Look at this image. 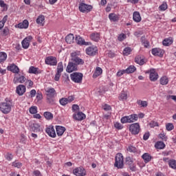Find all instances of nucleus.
<instances>
[{
  "instance_id": "obj_40",
  "label": "nucleus",
  "mask_w": 176,
  "mask_h": 176,
  "mask_svg": "<svg viewBox=\"0 0 176 176\" xmlns=\"http://www.w3.org/2000/svg\"><path fill=\"white\" fill-rule=\"evenodd\" d=\"M29 111L32 115H35V113L38 112V107H36V106H32L29 109Z\"/></svg>"
},
{
  "instance_id": "obj_48",
  "label": "nucleus",
  "mask_w": 176,
  "mask_h": 176,
  "mask_svg": "<svg viewBox=\"0 0 176 176\" xmlns=\"http://www.w3.org/2000/svg\"><path fill=\"white\" fill-rule=\"evenodd\" d=\"M119 98L120 100H122V101L124 100H127V93L123 91L122 93H121Z\"/></svg>"
},
{
  "instance_id": "obj_30",
  "label": "nucleus",
  "mask_w": 176,
  "mask_h": 176,
  "mask_svg": "<svg viewBox=\"0 0 176 176\" xmlns=\"http://www.w3.org/2000/svg\"><path fill=\"white\" fill-rule=\"evenodd\" d=\"M135 62L139 65H144L145 64V60L144 58H142L140 56H138L135 58Z\"/></svg>"
},
{
  "instance_id": "obj_47",
  "label": "nucleus",
  "mask_w": 176,
  "mask_h": 176,
  "mask_svg": "<svg viewBox=\"0 0 176 176\" xmlns=\"http://www.w3.org/2000/svg\"><path fill=\"white\" fill-rule=\"evenodd\" d=\"M166 127L168 131H171V130H174V125L173 124V123L166 124Z\"/></svg>"
},
{
  "instance_id": "obj_57",
  "label": "nucleus",
  "mask_w": 176,
  "mask_h": 176,
  "mask_svg": "<svg viewBox=\"0 0 176 176\" xmlns=\"http://www.w3.org/2000/svg\"><path fill=\"white\" fill-rule=\"evenodd\" d=\"M126 163L129 164V166H131V164H133V160H131V157H127L126 158Z\"/></svg>"
},
{
  "instance_id": "obj_31",
  "label": "nucleus",
  "mask_w": 176,
  "mask_h": 176,
  "mask_svg": "<svg viewBox=\"0 0 176 176\" xmlns=\"http://www.w3.org/2000/svg\"><path fill=\"white\" fill-rule=\"evenodd\" d=\"M10 71L14 74H19V72H20V69H19V67L16 65H11L10 66Z\"/></svg>"
},
{
  "instance_id": "obj_39",
  "label": "nucleus",
  "mask_w": 176,
  "mask_h": 176,
  "mask_svg": "<svg viewBox=\"0 0 176 176\" xmlns=\"http://www.w3.org/2000/svg\"><path fill=\"white\" fill-rule=\"evenodd\" d=\"M137 104L138 105H140L143 108H146V107H148V102L146 101L139 100L137 101Z\"/></svg>"
},
{
  "instance_id": "obj_18",
  "label": "nucleus",
  "mask_w": 176,
  "mask_h": 176,
  "mask_svg": "<svg viewBox=\"0 0 176 176\" xmlns=\"http://www.w3.org/2000/svg\"><path fill=\"white\" fill-rule=\"evenodd\" d=\"M45 91L47 97H56L57 96L54 88H47Z\"/></svg>"
},
{
  "instance_id": "obj_24",
  "label": "nucleus",
  "mask_w": 176,
  "mask_h": 176,
  "mask_svg": "<svg viewBox=\"0 0 176 176\" xmlns=\"http://www.w3.org/2000/svg\"><path fill=\"white\" fill-rule=\"evenodd\" d=\"M25 80H26V78L24 76H21L19 78L14 77V83H24Z\"/></svg>"
},
{
  "instance_id": "obj_19",
  "label": "nucleus",
  "mask_w": 176,
  "mask_h": 176,
  "mask_svg": "<svg viewBox=\"0 0 176 176\" xmlns=\"http://www.w3.org/2000/svg\"><path fill=\"white\" fill-rule=\"evenodd\" d=\"M32 131H33L34 133H41L42 131V126L39 125V124L34 123L31 125Z\"/></svg>"
},
{
  "instance_id": "obj_44",
  "label": "nucleus",
  "mask_w": 176,
  "mask_h": 176,
  "mask_svg": "<svg viewBox=\"0 0 176 176\" xmlns=\"http://www.w3.org/2000/svg\"><path fill=\"white\" fill-rule=\"evenodd\" d=\"M131 53V48L129 47H125L123 50L124 56H129Z\"/></svg>"
},
{
  "instance_id": "obj_7",
  "label": "nucleus",
  "mask_w": 176,
  "mask_h": 176,
  "mask_svg": "<svg viewBox=\"0 0 176 176\" xmlns=\"http://www.w3.org/2000/svg\"><path fill=\"white\" fill-rule=\"evenodd\" d=\"M129 129L131 134L136 135V134H138V133H140V124L138 123L131 124V125H129Z\"/></svg>"
},
{
  "instance_id": "obj_36",
  "label": "nucleus",
  "mask_w": 176,
  "mask_h": 176,
  "mask_svg": "<svg viewBox=\"0 0 176 176\" xmlns=\"http://www.w3.org/2000/svg\"><path fill=\"white\" fill-rule=\"evenodd\" d=\"M8 54L6 52H0V63L6 61Z\"/></svg>"
},
{
  "instance_id": "obj_9",
  "label": "nucleus",
  "mask_w": 176,
  "mask_h": 176,
  "mask_svg": "<svg viewBox=\"0 0 176 176\" xmlns=\"http://www.w3.org/2000/svg\"><path fill=\"white\" fill-rule=\"evenodd\" d=\"M32 39V36L25 37L21 42L22 47H23V49H28V47H30V43H31Z\"/></svg>"
},
{
  "instance_id": "obj_11",
  "label": "nucleus",
  "mask_w": 176,
  "mask_h": 176,
  "mask_svg": "<svg viewBox=\"0 0 176 176\" xmlns=\"http://www.w3.org/2000/svg\"><path fill=\"white\" fill-rule=\"evenodd\" d=\"M85 51L88 56H96V54H97V52H98V49L97 47L91 46L88 47Z\"/></svg>"
},
{
  "instance_id": "obj_33",
  "label": "nucleus",
  "mask_w": 176,
  "mask_h": 176,
  "mask_svg": "<svg viewBox=\"0 0 176 176\" xmlns=\"http://www.w3.org/2000/svg\"><path fill=\"white\" fill-rule=\"evenodd\" d=\"M160 85H166L168 84V78L167 76H162L160 80Z\"/></svg>"
},
{
  "instance_id": "obj_29",
  "label": "nucleus",
  "mask_w": 176,
  "mask_h": 176,
  "mask_svg": "<svg viewBox=\"0 0 176 176\" xmlns=\"http://www.w3.org/2000/svg\"><path fill=\"white\" fill-rule=\"evenodd\" d=\"M74 38L75 37L74 36V34H70L65 37V41L67 42V43L71 45V43H74Z\"/></svg>"
},
{
  "instance_id": "obj_58",
  "label": "nucleus",
  "mask_w": 176,
  "mask_h": 176,
  "mask_svg": "<svg viewBox=\"0 0 176 176\" xmlns=\"http://www.w3.org/2000/svg\"><path fill=\"white\" fill-rule=\"evenodd\" d=\"M60 76H61V73L56 72L54 77V80H56V82H58L60 80Z\"/></svg>"
},
{
  "instance_id": "obj_6",
  "label": "nucleus",
  "mask_w": 176,
  "mask_h": 176,
  "mask_svg": "<svg viewBox=\"0 0 176 176\" xmlns=\"http://www.w3.org/2000/svg\"><path fill=\"white\" fill-rule=\"evenodd\" d=\"M73 174L76 176H86V169L82 166L77 167L73 170Z\"/></svg>"
},
{
  "instance_id": "obj_13",
  "label": "nucleus",
  "mask_w": 176,
  "mask_h": 176,
  "mask_svg": "<svg viewBox=\"0 0 176 176\" xmlns=\"http://www.w3.org/2000/svg\"><path fill=\"white\" fill-rule=\"evenodd\" d=\"M150 80L151 82H156L157 79H159V74H157V72L155 71V69H150Z\"/></svg>"
},
{
  "instance_id": "obj_35",
  "label": "nucleus",
  "mask_w": 176,
  "mask_h": 176,
  "mask_svg": "<svg viewBox=\"0 0 176 176\" xmlns=\"http://www.w3.org/2000/svg\"><path fill=\"white\" fill-rule=\"evenodd\" d=\"M137 69L134 65L129 66L126 69H125L126 74H133Z\"/></svg>"
},
{
  "instance_id": "obj_2",
  "label": "nucleus",
  "mask_w": 176,
  "mask_h": 176,
  "mask_svg": "<svg viewBox=\"0 0 176 176\" xmlns=\"http://www.w3.org/2000/svg\"><path fill=\"white\" fill-rule=\"evenodd\" d=\"M80 54L79 52H74L71 54V61L77 66L83 65V64H85V60L78 56Z\"/></svg>"
},
{
  "instance_id": "obj_49",
  "label": "nucleus",
  "mask_w": 176,
  "mask_h": 176,
  "mask_svg": "<svg viewBox=\"0 0 176 176\" xmlns=\"http://www.w3.org/2000/svg\"><path fill=\"white\" fill-rule=\"evenodd\" d=\"M12 166L14 167H16V168H20V167H21V166H23V164H21V162H19L18 161H15V162H12Z\"/></svg>"
},
{
  "instance_id": "obj_63",
  "label": "nucleus",
  "mask_w": 176,
  "mask_h": 176,
  "mask_svg": "<svg viewBox=\"0 0 176 176\" xmlns=\"http://www.w3.org/2000/svg\"><path fill=\"white\" fill-rule=\"evenodd\" d=\"M124 74H126V70H121L117 72V76H122Z\"/></svg>"
},
{
  "instance_id": "obj_21",
  "label": "nucleus",
  "mask_w": 176,
  "mask_h": 176,
  "mask_svg": "<svg viewBox=\"0 0 176 176\" xmlns=\"http://www.w3.org/2000/svg\"><path fill=\"white\" fill-rule=\"evenodd\" d=\"M153 56H158V57H163V50L159 48H154L151 51Z\"/></svg>"
},
{
  "instance_id": "obj_12",
  "label": "nucleus",
  "mask_w": 176,
  "mask_h": 176,
  "mask_svg": "<svg viewBox=\"0 0 176 176\" xmlns=\"http://www.w3.org/2000/svg\"><path fill=\"white\" fill-rule=\"evenodd\" d=\"M67 72L71 74V72H74V71H78V66L74 63V62H69L67 69Z\"/></svg>"
},
{
  "instance_id": "obj_51",
  "label": "nucleus",
  "mask_w": 176,
  "mask_h": 176,
  "mask_svg": "<svg viewBox=\"0 0 176 176\" xmlns=\"http://www.w3.org/2000/svg\"><path fill=\"white\" fill-rule=\"evenodd\" d=\"M145 37H142V42L144 45V47H148L149 46V42L148 41H145Z\"/></svg>"
},
{
  "instance_id": "obj_14",
  "label": "nucleus",
  "mask_w": 176,
  "mask_h": 176,
  "mask_svg": "<svg viewBox=\"0 0 176 176\" xmlns=\"http://www.w3.org/2000/svg\"><path fill=\"white\" fill-rule=\"evenodd\" d=\"M47 134L52 138H56V131L54 130V127L53 126H50L45 129Z\"/></svg>"
},
{
  "instance_id": "obj_32",
  "label": "nucleus",
  "mask_w": 176,
  "mask_h": 176,
  "mask_svg": "<svg viewBox=\"0 0 176 176\" xmlns=\"http://www.w3.org/2000/svg\"><path fill=\"white\" fill-rule=\"evenodd\" d=\"M102 74V69L101 67H96L95 72L93 74V78H98Z\"/></svg>"
},
{
  "instance_id": "obj_60",
  "label": "nucleus",
  "mask_w": 176,
  "mask_h": 176,
  "mask_svg": "<svg viewBox=\"0 0 176 176\" xmlns=\"http://www.w3.org/2000/svg\"><path fill=\"white\" fill-rule=\"evenodd\" d=\"M72 109L74 112H75V111H79V106L78 104H73Z\"/></svg>"
},
{
  "instance_id": "obj_61",
  "label": "nucleus",
  "mask_w": 176,
  "mask_h": 176,
  "mask_svg": "<svg viewBox=\"0 0 176 176\" xmlns=\"http://www.w3.org/2000/svg\"><path fill=\"white\" fill-rule=\"evenodd\" d=\"M3 34L6 36V35H9V28H5L3 30Z\"/></svg>"
},
{
  "instance_id": "obj_16",
  "label": "nucleus",
  "mask_w": 176,
  "mask_h": 176,
  "mask_svg": "<svg viewBox=\"0 0 176 176\" xmlns=\"http://www.w3.org/2000/svg\"><path fill=\"white\" fill-rule=\"evenodd\" d=\"M25 90H26V88L25 85H19V86L16 87V93H17L19 96H23L24 93H25Z\"/></svg>"
},
{
  "instance_id": "obj_4",
  "label": "nucleus",
  "mask_w": 176,
  "mask_h": 176,
  "mask_svg": "<svg viewBox=\"0 0 176 176\" xmlns=\"http://www.w3.org/2000/svg\"><path fill=\"white\" fill-rule=\"evenodd\" d=\"M138 120V116L137 114H132L128 116H124L121 118V123H133Z\"/></svg>"
},
{
  "instance_id": "obj_23",
  "label": "nucleus",
  "mask_w": 176,
  "mask_h": 176,
  "mask_svg": "<svg viewBox=\"0 0 176 176\" xmlns=\"http://www.w3.org/2000/svg\"><path fill=\"white\" fill-rule=\"evenodd\" d=\"M109 19L110 21H111L113 23H116V21H119V16H118V14H116L115 13L109 14Z\"/></svg>"
},
{
  "instance_id": "obj_54",
  "label": "nucleus",
  "mask_w": 176,
  "mask_h": 176,
  "mask_svg": "<svg viewBox=\"0 0 176 176\" xmlns=\"http://www.w3.org/2000/svg\"><path fill=\"white\" fill-rule=\"evenodd\" d=\"M114 127H116V129H118V130H122V129H123V126H122V124L119 122H116L114 124Z\"/></svg>"
},
{
  "instance_id": "obj_10",
  "label": "nucleus",
  "mask_w": 176,
  "mask_h": 176,
  "mask_svg": "<svg viewBox=\"0 0 176 176\" xmlns=\"http://www.w3.org/2000/svg\"><path fill=\"white\" fill-rule=\"evenodd\" d=\"M47 65H57V58L54 56H48L45 60Z\"/></svg>"
},
{
  "instance_id": "obj_26",
  "label": "nucleus",
  "mask_w": 176,
  "mask_h": 176,
  "mask_svg": "<svg viewBox=\"0 0 176 176\" xmlns=\"http://www.w3.org/2000/svg\"><path fill=\"white\" fill-rule=\"evenodd\" d=\"M173 38L172 37H168L165 38L163 41H162V45L164 46H170V45H173Z\"/></svg>"
},
{
  "instance_id": "obj_59",
  "label": "nucleus",
  "mask_w": 176,
  "mask_h": 176,
  "mask_svg": "<svg viewBox=\"0 0 176 176\" xmlns=\"http://www.w3.org/2000/svg\"><path fill=\"white\" fill-rule=\"evenodd\" d=\"M36 95V91L35 89H32L30 91V98H34Z\"/></svg>"
},
{
  "instance_id": "obj_42",
  "label": "nucleus",
  "mask_w": 176,
  "mask_h": 176,
  "mask_svg": "<svg viewBox=\"0 0 176 176\" xmlns=\"http://www.w3.org/2000/svg\"><path fill=\"white\" fill-rule=\"evenodd\" d=\"M47 102L51 105L55 104L54 96H47Z\"/></svg>"
},
{
  "instance_id": "obj_17",
  "label": "nucleus",
  "mask_w": 176,
  "mask_h": 176,
  "mask_svg": "<svg viewBox=\"0 0 176 176\" xmlns=\"http://www.w3.org/2000/svg\"><path fill=\"white\" fill-rule=\"evenodd\" d=\"M73 118L76 120L81 121V120L86 119V115L85 113H83L82 112H78L76 114H74Z\"/></svg>"
},
{
  "instance_id": "obj_43",
  "label": "nucleus",
  "mask_w": 176,
  "mask_h": 176,
  "mask_svg": "<svg viewBox=\"0 0 176 176\" xmlns=\"http://www.w3.org/2000/svg\"><path fill=\"white\" fill-rule=\"evenodd\" d=\"M45 21V16L40 15L36 19V23L37 24H42Z\"/></svg>"
},
{
  "instance_id": "obj_50",
  "label": "nucleus",
  "mask_w": 176,
  "mask_h": 176,
  "mask_svg": "<svg viewBox=\"0 0 176 176\" xmlns=\"http://www.w3.org/2000/svg\"><path fill=\"white\" fill-rule=\"evenodd\" d=\"M59 102H60V105H67V104H68V100L65 98H61L59 100Z\"/></svg>"
},
{
  "instance_id": "obj_41",
  "label": "nucleus",
  "mask_w": 176,
  "mask_h": 176,
  "mask_svg": "<svg viewBox=\"0 0 176 176\" xmlns=\"http://www.w3.org/2000/svg\"><path fill=\"white\" fill-rule=\"evenodd\" d=\"M63 71H64V66L63 65V62H60L57 66V72L59 74H61V72H63Z\"/></svg>"
},
{
  "instance_id": "obj_34",
  "label": "nucleus",
  "mask_w": 176,
  "mask_h": 176,
  "mask_svg": "<svg viewBox=\"0 0 176 176\" xmlns=\"http://www.w3.org/2000/svg\"><path fill=\"white\" fill-rule=\"evenodd\" d=\"M156 149H164L166 144L163 142H157L155 145Z\"/></svg>"
},
{
  "instance_id": "obj_64",
  "label": "nucleus",
  "mask_w": 176,
  "mask_h": 176,
  "mask_svg": "<svg viewBox=\"0 0 176 176\" xmlns=\"http://www.w3.org/2000/svg\"><path fill=\"white\" fill-rule=\"evenodd\" d=\"M103 109L104 111H111V106L108 105V104H104L103 106Z\"/></svg>"
},
{
  "instance_id": "obj_5",
  "label": "nucleus",
  "mask_w": 176,
  "mask_h": 176,
  "mask_svg": "<svg viewBox=\"0 0 176 176\" xmlns=\"http://www.w3.org/2000/svg\"><path fill=\"white\" fill-rule=\"evenodd\" d=\"M70 78L74 83H82L83 79V74L79 72H74L70 74Z\"/></svg>"
},
{
  "instance_id": "obj_45",
  "label": "nucleus",
  "mask_w": 176,
  "mask_h": 176,
  "mask_svg": "<svg viewBox=\"0 0 176 176\" xmlns=\"http://www.w3.org/2000/svg\"><path fill=\"white\" fill-rule=\"evenodd\" d=\"M29 74H38V68L34 66H31L29 69Z\"/></svg>"
},
{
  "instance_id": "obj_1",
  "label": "nucleus",
  "mask_w": 176,
  "mask_h": 176,
  "mask_svg": "<svg viewBox=\"0 0 176 176\" xmlns=\"http://www.w3.org/2000/svg\"><path fill=\"white\" fill-rule=\"evenodd\" d=\"M0 111L5 114L10 113V111H12V100L6 98L5 102L0 103Z\"/></svg>"
},
{
  "instance_id": "obj_28",
  "label": "nucleus",
  "mask_w": 176,
  "mask_h": 176,
  "mask_svg": "<svg viewBox=\"0 0 176 176\" xmlns=\"http://www.w3.org/2000/svg\"><path fill=\"white\" fill-rule=\"evenodd\" d=\"M90 38L94 42H98V41H100V33H92L90 36Z\"/></svg>"
},
{
  "instance_id": "obj_37",
  "label": "nucleus",
  "mask_w": 176,
  "mask_h": 176,
  "mask_svg": "<svg viewBox=\"0 0 176 176\" xmlns=\"http://www.w3.org/2000/svg\"><path fill=\"white\" fill-rule=\"evenodd\" d=\"M44 117L47 120H52L53 119V113L49 111L44 112Z\"/></svg>"
},
{
  "instance_id": "obj_3",
  "label": "nucleus",
  "mask_w": 176,
  "mask_h": 176,
  "mask_svg": "<svg viewBox=\"0 0 176 176\" xmlns=\"http://www.w3.org/2000/svg\"><path fill=\"white\" fill-rule=\"evenodd\" d=\"M114 166L115 167H117V168H123V166H124L123 154L120 153L116 154Z\"/></svg>"
},
{
  "instance_id": "obj_27",
  "label": "nucleus",
  "mask_w": 176,
  "mask_h": 176,
  "mask_svg": "<svg viewBox=\"0 0 176 176\" xmlns=\"http://www.w3.org/2000/svg\"><path fill=\"white\" fill-rule=\"evenodd\" d=\"M133 21H135V23H140V21H141V15L140 14V12H133Z\"/></svg>"
},
{
  "instance_id": "obj_38",
  "label": "nucleus",
  "mask_w": 176,
  "mask_h": 176,
  "mask_svg": "<svg viewBox=\"0 0 176 176\" xmlns=\"http://www.w3.org/2000/svg\"><path fill=\"white\" fill-rule=\"evenodd\" d=\"M169 167L173 168V170H176V160H170L168 161Z\"/></svg>"
},
{
  "instance_id": "obj_55",
  "label": "nucleus",
  "mask_w": 176,
  "mask_h": 176,
  "mask_svg": "<svg viewBox=\"0 0 176 176\" xmlns=\"http://www.w3.org/2000/svg\"><path fill=\"white\" fill-rule=\"evenodd\" d=\"M167 9V3H163L160 6V10L164 11Z\"/></svg>"
},
{
  "instance_id": "obj_25",
  "label": "nucleus",
  "mask_w": 176,
  "mask_h": 176,
  "mask_svg": "<svg viewBox=\"0 0 176 176\" xmlns=\"http://www.w3.org/2000/svg\"><path fill=\"white\" fill-rule=\"evenodd\" d=\"M142 159L144 161V163H149L150 160H152V156L148 153H145L142 155Z\"/></svg>"
},
{
  "instance_id": "obj_22",
  "label": "nucleus",
  "mask_w": 176,
  "mask_h": 176,
  "mask_svg": "<svg viewBox=\"0 0 176 176\" xmlns=\"http://www.w3.org/2000/svg\"><path fill=\"white\" fill-rule=\"evenodd\" d=\"M56 134L58 137H61L63 134L65 132V127L61 126H56Z\"/></svg>"
},
{
  "instance_id": "obj_8",
  "label": "nucleus",
  "mask_w": 176,
  "mask_h": 176,
  "mask_svg": "<svg viewBox=\"0 0 176 176\" xmlns=\"http://www.w3.org/2000/svg\"><path fill=\"white\" fill-rule=\"evenodd\" d=\"M78 9L80 12L85 13V12H90L93 9V7L90 5H87L85 3H81L79 5Z\"/></svg>"
},
{
  "instance_id": "obj_56",
  "label": "nucleus",
  "mask_w": 176,
  "mask_h": 176,
  "mask_svg": "<svg viewBox=\"0 0 176 176\" xmlns=\"http://www.w3.org/2000/svg\"><path fill=\"white\" fill-rule=\"evenodd\" d=\"M124 39H126V34H121L118 36V41H120V42L124 41Z\"/></svg>"
},
{
  "instance_id": "obj_62",
  "label": "nucleus",
  "mask_w": 176,
  "mask_h": 176,
  "mask_svg": "<svg viewBox=\"0 0 176 176\" xmlns=\"http://www.w3.org/2000/svg\"><path fill=\"white\" fill-rule=\"evenodd\" d=\"M149 135H150L149 132L146 133L144 135V136H143V140H144V141H146V140L149 138Z\"/></svg>"
},
{
  "instance_id": "obj_15",
  "label": "nucleus",
  "mask_w": 176,
  "mask_h": 176,
  "mask_svg": "<svg viewBox=\"0 0 176 176\" xmlns=\"http://www.w3.org/2000/svg\"><path fill=\"white\" fill-rule=\"evenodd\" d=\"M76 42L77 45H80V46L89 45V43L85 41V39H83V38H82L80 36H76Z\"/></svg>"
},
{
  "instance_id": "obj_53",
  "label": "nucleus",
  "mask_w": 176,
  "mask_h": 176,
  "mask_svg": "<svg viewBox=\"0 0 176 176\" xmlns=\"http://www.w3.org/2000/svg\"><path fill=\"white\" fill-rule=\"evenodd\" d=\"M5 157L6 159V160H8L9 162H10V160H12L13 159V155L11 153H7L5 155Z\"/></svg>"
},
{
  "instance_id": "obj_52",
  "label": "nucleus",
  "mask_w": 176,
  "mask_h": 176,
  "mask_svg": "<svg viewBox=\"0 0 176 176\" xmlns=\"http://www.w3.org/2000/svg\"><path fill=\"white\" fill-rule=\"evenodd\" d=\"M25 85H28V89H30V87H32L34 82L31 80H28L25 81Z\"/></svg>"
},
{
  "instance_id": "obj_46",
  "label": "nucleus",
  "mask_w": 176,
  "mask_h": 176,
  "mask_svg": "<svg viewBox=\"0 0 176 176\" xmlns=\"http://www.w3.org/2000/svg\"><path fill=\"white\" fill-rule=\"evenodd\" d=\"M127 151H128V152L135 153V152H137V148H135V146H129L127 148Z\"/></svg>"
},
{
  "instance_id": "obj_20",
  "label": "nucleus",
  "mask_w": 176,
  "mask_h": 176,
  "mask_svg": "<svg viewBox=\"0 0 176 176\" xmlns=\"http://www.w3.org/2000/svg\"><path fill=\"white\" fill-rule=\"evenodd\" d=\"M28 25H30V23L27 19H25L22 23H19L17 25L18 28H20L21 30L28 28Z\"/></svg>"
}]
</instances>
